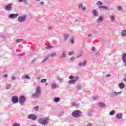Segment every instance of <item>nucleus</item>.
I'll return each instance as SVG.
<instances>
[{
    "label": "nucleus",
    "instance_id": "obj_53",
    "mask_svg": "<svg viewBox=\"0 0 126 126\" xmlns=\"http://www.w3.org/2000/svg\"><path fill=\"white\" fill-rule=\"evenodd\" d=\"M27 0H19V2H23V1H26V2Z\"/></svg>",
    "mask_w": 126,
    "mask_h": 126
},
{
    "label": "nucleus",
    "instance_id": "obj_51",
    "mask_svg": "<svg viewBox=\"0 0 126 126\" xmlns=\"http://www.w3.org/2000/svg\"><path fill=\"white\" fill-rule=\"evenodd\" d=\"M95 50H96V48H95V47H92V49H91V50L93 52H94V51H95Z\"/></svg>",
    "mask_w": 126,
    "mask_h": 126
},
{
    "label": "nucleus",
    "instance_id": "obj_38",
    "mask_svg": "<svg viewBox=\"0 0 126 126\" xmlns=\"http://www.w3.org/2000/svg\"><path fill=\"white\" fill-rule=\"evenodd\" d=\"M33 109L35 112H38V110H39V106H35Z\"/></svg>",
    "mask_w": 126,
    "mask_h": 126
},
{
    "label": "nucleus",
    "instance_id": "obj_36",
    "mask_svg": "<svg viewBox=\"0 0 126 126\" xmlns=\"http://www.w3.org/2000/svg\"><path fill=\"white\" fill-rule=\"evenodd\" d=\"M56 55H57V53H51L50 55V57H51V58H54V57H55Z\"/></svg>",
    "mask_w": 126,
    "mask_h": 126
},
{
    "label": "nucleus",
    "instance_id": "obj_17",
    "mask_svg": "<svg viewBox=\"0 0 126 126\" xmlns=\"http://www.w3.org/2000/svg\"><path fill=\"white\" fill-rule=\"evenodd\" d=\"M68 37H69V33H64L63 34L64 41H66V40H67V39L68 38Z\"/></svg>",
    "mask_w": 126,
    "mask_h": 126
},
{
    "label": "nucleus",
    "instance_id": "obj_31",
    "mask_svg": "<svg viewBox=\"0 0 126 126\" xmlns=\"http://www.w3.org/2000/svg\"><path fill=\"white\" fill-rule=\"evenodd\" d=\"M16 42L17 43H20V42H23V39H17Z\"/></svg>",
    "mask_w": 126,
    "mask_h": 126
},
{
    "label": "nucleus",
    "instance_id": "obj_30",
    "mask_svg": "<svg viewBox=\"0 0 126 126\" xmlns=\"http://www.w3.org/2000/svg\"><path fill=\"white\" fill-rule=\"evenodd\" d=\"M11 88V84H7L6 86V89H10Z\"/></svg>",
    "mask_w": 126,
    "mask_h": 126
},
{
    "label": "nucleus",
    "instance_id": "obj_46",
    "mask_svg": "<svg viewBox=\"0 0 126 126\" xmlns=\"http://www.w3.org/2000/svg\"><path fill=\"white\" fill-rule=\"evenodd\" d=\"M74 60H75V58H74V57H72L70 59V61H71V62H73V61H74Z\"/></svg>",
    "mask_w": 126,
    "mask_h": 126
},
{
    "label": "nucleus",
    "instance_id": "obj_19",
    "mask_svg": "<svg viewBox=\"0 0 126 126\" xmlns=\"http://www.w3.org/2000/svg\"><path fill=\"white\" fill-rule=\"evenodd\" d=\"M78 7L80 9H82V10H85L86 9L85 6H83L82 3H79Z\"/></svg>",
    "mask_w": 126,
    "mask_h": 126
},
{
    "label": "nucleus",
    "instance_id": "obj_28",
    "mask_svg": "<svg viewBox=\"0 0 126 126\" xmlns=\"http://www.w3.org/2000/svg\"><path fill=\"white\" fill-rule=\"evenodd\" d=\"M70 42L72 44H74V38H73V36L71 37L70 39Z\"/></svg>",
    "mask_w": 126,
    "mask_h": 126
},
{
    "label": "nucleus",
    "instance_id": "obj_58",
    "mask_svg": "<svg viewBox=\"0 0 126 126\" xmlns=\"http://www.w3.org/2000/svg\"><path fill=\"white\" fill-rule=\"evenodd\" d=\"M43 3H44V2H43V1L40 2V5H42V4H43Z\"/></svg>",
    "mask_w": 126,
    "mask_h": 126
},
{
    "label": "nucleus",
    "instance_id": "obj_1",
    "mask_svg": "<svg viewBox=\"0 0 126 126\" xmlns=\"http://www.w3.org/2000/svg\"><path fill=\"white\" fill-rule=\"evenodd\" d=\"M42 94V90L40 87H38L35 89V93L32 94V97L33 99H38Z\"/></svg>",
    "mask_w": 126,
    "mask_h": 126
},
{
    "label": "nucleus",
    "instance_id": "obj_8",
    "mask_svg": "<svg viewBox=\"0 0 126 126\" xmlns=\"http://www.w3.org/2000/svg\"><path fill=\"white\" fill-rule=\"evenodd\" d=\"M79 79V77L78 76L75 77L74 79L68 81V84H71V85H74L75 83H76V81H77Z\"/></svg>",
    "mask_w": 126,
    "mask_h": 126
},
{
    "label": "nucleus",
    "instance_id": "obj_39",
    "mask_svg": "<svg viewBox=\"0 0 126 126\" xmlns=\"http://www.w3.org/2000/svg\"><path fill=\"white\" fill-rule=\"evenodd\" d=\"M74 55V52H70L68 53V55L69 56H73Z\"/></svg>",
    "mask_w": 126,
    "mask_h": 126
},
{
    "label": "nucleus",
    "instance_id": "obj_4",
    "mask_svg": "<svg viewBox=\"0 0 126 126\" xmlns=\"http://www.w3.org/2000/svg\"><path fill=\"white\" fill-rule=\"evenodd\" d=\"M17 20L20 23L25 22L26 21V15H24L23 16H19Z\"/></svg>",
    "mask_w": 126,
    "mask_h": 126
},
{
    "label": "nucleus",
    "instance_id": "obj_57",
    "mask_svg": "<svg viewBox=\"0 0 126 126\" xmlns=\"http://www.w3.org/2000/svg\"><path fill=\"white\" fill-rule=\"evenodd\" d=\"M92 36V33H90L88 35V37H91Z\"/></svg>",
    "mask_w": 126,
    "mask_h": 126
},
{
    "label": "nucleus",
    "instance_id": "obj_20",
    "mask_svg": "<svg viewBox=\"0 0 126 126\" xmlns=\"http://www.w3.org/2000/svg\"><path fill=\"white\" fill-rule=\"evenodd\" d=\"M98 107L100 108H105L106 107V104L103 102H99L97 104Z\"/></svg>",
    "mask_w": 126,
    "mask_h": 126
},
{
    "label": "nucleus",
    "instance_id": "obj_59",
    "mask_svg": "<svg viewBox=\"0 0 126 126\" xmlns=\"http://www.w3.org/2000/svg\"><path fill=\"white\" fill-rule=\"evenodd\" d=\"M4 77H7V74H4Z\"/></svg>",
    "mask_w": 126,
    "mask_h": 126
},
{
    "label": "nucleus",
    "instance_id": "obj_52",
    "mask_svg": "<svg viewBox=\"0 0 126 126\" xmlns=\"http://www.w3.org/2000/svg\"><path fill=\"white\" fill-rule=\"evenodd\" d=\"M87 126H93V125L92 124V123H89Z\"/></svg>",
    "mask_w": 126,
    "mask_h": 126
},
{
    "label": "nucleus",
    "instance_id": "obj_56",
    "mask_svg": "<svg viewBox=\"0 0 126 126\" xmlns=\"http://www.w3.org/2000/svg\"><path fill=\"white\" fill-rule=\"evenodd\" d=\"M36 61V59H33L32 61V63H35V61Z\"/></svg>",
    "mask_w": 126,
    "mask_h": 126
},
{
    "label": "nucleus",
    "instance_id": "obj_10",
    "mask_svg": "<svg viewBox=\"0 0 126 126\" xmlns=\"http://www.w3.org/2000/svg\"><path fill=\"white\" fill-rule=\"evenodd\" d=\"M121 93H122V92H112L110 94V97L111 98H113V97H116V96H118V95H121Z\"/></svg>",
    "mask_w": 126,
    "mask_h": 126
},
{
    "label": "nucleus",
    "instance_id": "obj_37",
    "mask_svg": "<svg viewBox=\"0 0 126 126\" xmlns=\"http://www.w3.org/2000/svg\"><path fill=\"white\" fill-rule=\"evenodd\" d=\"M109 115H110V116H113V115H115V111L112 110V111L109 113Z\"/></svg>",
    "mask_w": 126,
    "mask_h": 126
},
{
    "label": "nucleus",
    "instance_id": "obj_29",
    "mask_svg": "<svg viewBox=\"0 0 126 126\" xmlns=\"http://www.w3.org/2000/svg\"><path fill=\"white\" fill-rule=\"evenodd\" d=\"M51 88H52V89H56V88H57V84H51Z\"/></svg>",
    "mask_w": 126,
    "mask_h": 126
},
{
    "label": "nucleus",
    "instance_id": "obj_2",
    "mask_svg": "<svg viewBox=\"0 0 126 126\" xmlns=\"http://www.w3.org/2000/svg\"><path fill=\"white\" fill-rule=\"evenodd\" d=\"M96 5H98L99 9H103L104 10H109V7L107 6H103V2L101 1H98L96 2Z\"/></svg>",
    "mask_w": 126,
    "mask_h": 126
},
{
    "label": "nucleus",
    "instance_id": "obj_61",
    "mask_svg": "<svg viewBox=\"0 0 126 126\" xmlns=\"http://www.w3.org/2000/svg\"><path fill=\"white\" fill-rule=\"evenodd\" d=\"M50 29H52V27H50Z\"/></svg>",
    "mask_w": 126,
    "mask_h": 126
},
{
    "label": "nucleus",
    "instance_id": "obj_44",
    "mask_svg": "<svg viewBox=\"0 0 126 126\" xmlns=\"http://www.w3.org/2000/svg\"><path fill=\"white\" fill-rule=\"evenodd\" d=\"M42 121H43V120H42V118L38 119L37 121L38 123H39V124H42Z\"/></svg>",
    "mask_w": 126,
    "mask_h": 126
},
{
    "label": "nucleus",
    "instance_id": "obj_23",
    "mask_svg": "<svg viewBox=\"0 0 126 126\" xmlns=\"http://www.w3.org/2000/svg\"><path fill=\"white\" fill-rule=\"evenodd\" d=\"M66 55L65 54V52L63 51L62 53V55L60 57V59H64V58H66Z\"/></svg>",
    "mask_w": 126,
    "mask_h": 126
},
{
    "label": "nucleus",
    "instance_id": "obj_25",
    "mask_svg": "<svg viewBox=\"0 0 126 126\" xmlns=\"http://www.w3.org/2000/svg\"><path fill=\"white\" fill-rule=\"evenodd\" d=\"M103 19H104V18H103V17L99 16V18L97 20V22H98V23L99 22H102V21H103Z\"/></svg>",
    "mask_w": 126,
    "mask_h": 126
},
{
    "label": "nucleus",
    "instance_id": "obj_11",
    "mask_svg": "<svg viewBox=\"0 0 126 126\" xmlns=\"http://www.w3.org/2000/svg\"><path fill=\"white\" fill-rule=\"evenodd\" d=\"M12 9V4L8 3L7 5L5 6V10L6 11H10Z\"/></svg>",
    "mask_w": 126,
    "mask_h": 126
},
{
    "label": "nucleus",
    "instance_id": "obj_27",
    "mask_svg": "<svg viewBox=\"0 0 126 126\" xmlns=\"http://www.w3.org/2000/svg\"><path fill=\"white\" fill-rule=\"evenodd\" d=\"M121 34L123 37H125V36H126V30H123L121 32Z\"/></svg>",
    "mask_w": 126,
    "mask_h": 126
},
{
    "label": "nucleus",
    "instance_id": "obj_3",
    "mask_svg": "<svg viewBox=\"0 0 126 126\" xmlns=\"http://www.w3.org/2000/svg\"><path fill=\"white\" fill-rule=\"evenodd\" d=\"M81 114L82 112L79 110H75L71 113V116L74 118H80L81 117Z\"/></svg>",
    "mask_w": 126,
    "mask_h": 126
},
{
    "label": "nucleus",
    "instance_id": "obj_48",
    "mask_svg": "<svg viewBox=\"0 0 126 126\" xmlns=\"http://www.w3.org/2000/svg\"><path fill=\"white\" fill-rule=\"evenodd\" d=\"M64 112L63 111H61L59 114L60 116H63V115Z\"/></svg>",
    "mask_w": 126,
    "mask_h": 126
},
{
    "label": "nucleus",
    "instance_id": "obj_55",
    "mask_svg": "<svg viewBox=\"0 0 126 126\" xmlns=\"http://www.w3.org/2000/svg\"><path fill=\"white\" fill-rule=\"evenodd\" d=\"M1 38H3V39H5V36L4 35H0Z\"/></svg>",
    "mask_w": 126,
    "mask_h": 126
},
{
    "label": "nucleus",
    "instance_id": "obj_26",
    "mask_svg": "<svg viewBox=\"0 0 126 126\" xmlns=\"http://www.w3.org/2000/svg\"><path fill=\"white\" fill-rule=\"evenodd\" d=\"M80 104L76 102H72L71 103V105L73 106V107H78L79 106Z\"/></svg>",
    "mask_w": 126,
    "mask_h": 126
},
{
    "label": "nucleus",
    "instance_id": "obj_62",
    "mask_svg": "<svg viewBox=\"0 0 126 126\" xmlns=\"http://www.w3.org/2000/svg\"><path fill=\"white\" fill-rule=\"evenodd\" d=\"M75 21H77V20H75Z\"/></svg>",
    "mask_w": 126,
    "mask_h": 126
},
{
    "label": "nucleus",
    "instance_id": "obj_34",
    "mask_svg": "<svg viewBox=\"0 0 126 126\" xmlns=\"http://www.w3.org/2000/svg\"><path fill=\"white\" fill-rule=\"evenodd\" d=\"M80 57H82V52L78 53V54L76 56L77 58H80Z\"/></svg>",
    "mask_w": 126,
    "mask_h": 126
},
{
    "label": "nucleus",
    "instance_id": "obj_14",
    "mask_svg": "<svg viewBox=\"0 0 126 126\" xmlns=\"http://www.w3.org/2000/svg\"><path fill=\"white\" fill-rule=\"evenodd\" d=\"M87 63V61L86 60H84L83 63H80L78 64V66L80 67H81V66H85V65Z\"/></svg>",
    "mask_w": 126,
    "mask_h": 126
},
{
    "label": "nucleus",
    "instance_id": "obj_47",
    "mask_svg": "<svg viewBox=\"0 0 126 126\" xmlns=\"http://www.w3.org/2000/svg\"><path fill=\"white\" fill-rule=\"evenodd\" d=\"M99 56H100V53H99V52L96 53L94 55V56L96 57H99Z\"/></svg>",
    "mask_w": 126,
    "mask_h": 126
},
{
    "label": "nucleus",
    "instance_id": "obj_16",
    "mask_svg": "<svg viewBox=\"0 0 126 126\" xmlns=\"http://www.w3.org/2000/svg\"><path fill=\"white\" fill-rule=\"evenodd\" d=\"M92 13H93L94 16L95 17H97V16H98V11H97V10H96L95 9L93 10Z\"/></svg>",
    "mask_w": 126,
    "mask_h": 126
},
{
    "label": "nucleus",
    "instance_id": "obj_60",
    "mask_svg": "<svg viewBox=\"0 0 126 126\" xmlns=\"http://www.w3.org/2000/svg\"><path fill=\"white\" fill-rule=\"evenodd\" d=\"M19 57H21V54H19Z\"/></svg>",
    "mask_w": 126,
    "mask_h": 126
},
{
    "label": "nucleus",
    "instance_id": "obj_5",
    "mask_svg": "<svg viewBox=\"0 0 126 126\" xmlns=\"http://www.w3.org/2000/svg\"><path fill=\"white\" fill-rule=\"evenodd\" d=\"M26 101V97L24 95H21L19 98V103L21 104H24Z\"/></svg>",
    "mask_w": 126,
    "mask_h": 126
},
{
    "label": "nucleus",
    "instance_id": "obj_12",
    "mask_svg": "<svg viewBox=\"0 0 126 126\" xmlns=\"http://www.w3.org/2000/svg\"><path fill=\"white\" fill-rule=\"evenodd\" d=\"M48 124H49V119H48V118L42 120L41 125L43 126H47Z\"/></svg>",
    "mask_w": 126,
    "mask_h": 126
},
{
    "label": "nucleus",
    "instance_id": "obj_15",
    "mask_svg": "<svg viewBox=\"0 0 126 126\" xmlns=\"http://www.w3.org/2000/svg\"><path fill=\"white\" fill-rule=\"evenodd\" d=\"M50 58V55H47L45 57H44L43 60L41 61L42 63H45L47 61H48V59Z\"/></svg>",
    "mask_w": 126,
    "mask_h": 126
},
{
    "label": "nucleus",
    "instance_id": "obj_43",
    "mask_svg": "<svg viewBox=\"0 0 126 126\" xmlns=\"http://www.w3.org/2000/svg\"><path fill=\"white\" fill-rule=\"evenodd\" d=\"M74 76L73 75H71L69 77V79H70L71 80L74 79Z\"/></svg>",
    "mask_w": 126,
    "mask_h": 126
},
{
    "label": "nucleus",
    "instance_id": "obj_54",
    "mask_svg": "<svg viewBox=\"0 0 126 126\" xmlns=\"http://www.w3.org/2000/svg\"><path fill=\"white\" fill-rule=\"evenodd\" d=\"M93 99L94 100V101H96V100H97V97H93Z\"/></svg>",
    "mask_w": 126,
    "mask_h": 126
},
{
    "label": "nucleus",
    "instance_id": "obj_41",
    "mask_svg": "<svg viewBox=\"0 0 126 126\" xmlns=\"http://www.w3.org/2000/svg\"><path fill=\"white\" fill-rule=\"evenodd\" d=\"M77 88H78L79 90H80L81 89V85L78 84L77 86Z\"/></svg>",
    "mask_w": 126,
    "mask_h": 126
},
{
    "label": "nucleus",
    "instance_id": "obj_40",
    "mask_svg": "<svg viewBox=\"0 0 126 126\" xmlns=\"http://www.w3.org/2000/svg\"><path fill=\"white\" fill-rule=\"evenodd\" d=\"M46 81H47L46 79H41V80L40 81L41 83H43L44 82H46Z\"/></svg>",
    "mask_w": 126,
    "mask_h": 126
},
{
    "label": "nucleus",
    "instance_id": "obj_33",
    "mask_svg": "<svg viewBox=\"0 0 126 126\" xmlns=\"http://www.w3.org/2000/svg\"><path fill=\"white\" fill-rule=\"evenodd\" d=\"M53 48H54V47H53V46L49 45L48 46L46 47L45 49H46L47 50H50V49H52Z\"/></svg>",
    "mask_w": 126,
    "mask_h": 126
},
{
    "label": "nucleus",
    "instance_id": "obj_22",
    "mask_svg": "<svg viewBox=\"0 0 126 126\" xmlns=\"http://www.w3.org/2000/svg\"><path fill=\"white\" fill-rule=\"evenodd\" d=\"M119 87L120 89H123V88H125V84L122 82L119 84Z\"/></svg>",
    "mask_w": 126,
    "mask_h": 126
},
{
    "label": "nucleus",
    "instance_id": "obj_49",
    "mask_svg": "<svg viewBox=\"0 0 126 126\" xmlns=\"http://www.w3.org/2000/svg\"><path fill=\"white\" fill-rule=\"evenodd\" d=\"M106 77H107V78L111 77V74H106Z\"/></svg>",
    "mask_w": 126,
    "mask_h": 126
},
{
    "label": "nucleus",
    "instance_id": "obj_24",
    "mask_svg": "<svg viewBox=\"0 0 126 126\" xmlns=\"http://www.w3.org/2000/svg\"><path fill=\"white\" fill-rule=\"evenodd\" d=\"M53 101L55 102V103H58V102H60L61 101V98L60 97H55L53 99Z\"/></svg>",
    "mask_w": 126,
    "mask_h": 126
},
{
    "label": "nucleus",
    "instance_id": "obj_9",
    "mask_svg": "<svg viewBox=\"0 0 126 126\" xmlns=\"http://www.w3.org/2000/svg\"><path fill=\"white\" fill-rule=\"evenodd\" d=\"M27 119H28V120H32L33 121H36V120H37V116L34 114H30L27 116Z\"/></svg>",
    "mask_w": 126,
    "mask_h": 126
},
{
    "label": "nucleus",
    "instance_id": "obj_7",
    "mask_svg": "<svg viewBox=\"0 0 126 126\" xmlns=\"http://www.w3.org/2000/svg\"><path fill=\"white\" fill-rule=\"evenodd\" d=\"M11 101L13 102V104H17L19 102L18 96L17 95L12 96Z\"/></svg>",
    "mask_w": 126,
    "mask_h": 126
},
{
    "label": "nucleus",
    "instance_id": "obj_50",
    "mask_svg": "<svg viewBox=\"0 0 126 126\" xmlns=\"http://www.w3.org/2000/svg\"><path fill=\"white\" fill-rule=\"evenodd\" d=\"M12 80H15L16 79V77H11Z\"/></svg>",
    "mask_w": 126,
    "mask_h": 126
},
{
    "label": "nucleus",
    "instance_id": "obj_13",
    "mask_svg": "<svg viewBox=\"0 0 126 126\" xmlns=\"http://www.w3.org/2000/svg\"><path fill=\"white\" fill-rule=\"evenodd\" d=\"M122 61L125 65V67H126V53H124L122 55Z\"/></svg>",
    "mask_w": 126,
    "mask_h": 126
},
{
    "label": "nucleus",
    "instance_id": "obj_6",
    "mask_svg": "<svg viewBox=\"0 0 126 126\" xmlns=\"http://www.w3.org/2000/svg\"><path fill=\"white\" fill-rule=\"evenodd\" d=\"M19 16V14L18 13L17 14H10L8 15V17L9 19H15L17 18Z\"/></svg>",
    "mask_w": 126,
    "mask_h": 126
},
{
    "label": "nucleus",
    "instance_id": "obj_45",
    "mask_svg": "<svg viewBox=\"0 0 126 126\" xmlns=\"http://www.w3.org/2000/svg\"><path fill=\"white\" fill-rule=\"evenodd\" d=\"M57 79L58 80H59V81H60V82H62L63 81V79L59 77H58Z\"/></svg>",
    "mask_w": 126,
    "mask_h": 126
},
{
    "label": "nucleus",
    "instance_id": "obj_18",
    "mask_svg": "<svg viewBox=\"0 0 126 126\" xmlns=\"http://www.w3.org/2000/svg\"><path fill=\"white\" fill-rule=\"evenodd\" d=\"M116 119L118 120H121L123 118V114L122 113H118L116 115Z\"/></svg>",
    "mask_w": 126,
    "mask_h": 126
},
{
    "label": "nucleus",
    "instance_id": "obj_42",
    "mask_svg": "<svg viewBox=\"0 0 126 126\" xmlns=\"http://www.w3.org/2000/svg\"><path fill=\"white\" fill-rule=\"evenodd\" d=\"M13 126H20V124L19 123H14L12 124Z\"/></svg>",
    "mask_w": 126,
    "mask_h": 126
},
{
    "label": "nucleus",
    "instance_id": "obj_32",
    "mask_svg": "<svg viewBox=\"0 0 126 126\" xmlns=\"http://www.w3.org/2000/svg\"><path fill=\"white\" fill-rule=\"evenodd\" d=\"M117 10H122L123 9V7L122 6H118L116 7Z\"/></svg>",
    "mask_w": 126,
    "mask_h": 126
},
{
    "label": "nucleus",
    "instance_id": "obj_21",
    "mask_svg": "<svg viewBox=\"0 0 126 126\" xmlns=\"http://www.w3.org/2000/svg\"><path fill=\"white\" fill-rule=\"evenodd\" d=\"M22 78L23 79H28L30 80V76H29V75H24L22 76Z\"/></svg>",
    "mask_w": 126,
    "mask_h": 126
},
{
    "label": "nucleus",
    "instance_id": "obj_35",
    "mask_svg": "<svg viewBox=\"0 0 126 126\" xmlns=\"http://www.w3.org/2000/svg\"><path fill=\"white\" fill-rule=\"evenodd\" d=\"M115 19H116V18H115V17L114 16H111L110 17L111 21H114V20H115Z\"/></svg>",
    "mask_w": 126,
    "mask_h": 126
}]
</instances>
